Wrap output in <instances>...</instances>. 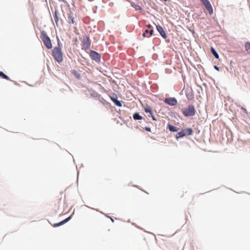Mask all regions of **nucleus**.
<instances>
[{
	"label": "nucleus",
	"mask_w": 250,
	"mask_h": 250,
	"mask_svg": "<svg viewBox=\"0 0 250 250\" xmlns=\"http://www.w3.org/2000/svg\"><path fill=\"white\" fill-rule=\"evenodd\" d=\"M210 50H211V51L212 53L213 54V55L215 57V58L218 59L219 58V55L217 54V53L216 52V51H215V50L214 49V48L213 47H211V48H210Z\"/></svg>",
	"instance_id": "obj_18"
},
{
	"label": "nucleus",
	"mask_w": 250,
	"mask_h": 250,
	"mask_svg": "<svg viewBox=\"0 0 250 250\" xmlns=\"http://www.w3.org/2000/svg\"><path fill=\"white\" fill-rule=\"evenodd\" d=\"M244 109L245 110H244V112H245V111L246 112V109Z\"/></svg>",
	"instance_id": "obj_32"
},
{
	"label": "nucleus",
	"mask_w": 250,
	"mask_h": 250,
	"mask_svg": "<svg viewBox=\"0 0 250 250\" xmlns=\"http://www.w3.org/2000/svg\"><path fill=\"white\" fill-rule=\"evenodd\" d=\"M149 30L146 29L145 30V31L143 33V36L145 38L147 37L148 38L149 36L147 35L148 34Z\"/></svg>",
	"instance_id": "obj_23"
},
{
	"label": "nucleus",
	"mask_w": 250,
	"mask_h": 250,
	"mask_svg": "<svg viewBox=\"0 0 250 250\" xmlns=\"http://www.w3.org/2000/svg\"><path fill=\"white\" fill-rule=\"evenodd\" d=\"M214 68L215 69H216L217 71L219 70V67L218 66H217L216 65H214Z\"/></svg>",
	"instance_id": "obj_27"
},
{
	"label": "nucleus",
	"mask_w": 250,
	"mask_h": 250,
	"mask_svg": "<svg viewBox=\"0 0 250 250\" xmlns=\"http://www.w3.org/2000/svg\"><path fill=\"white\" fill-rule=\"evenodd\" d=\"M89 55L92 59L95 60V61H96L97 62H99L100 61L101 56L97 52L93 51V50H91L90 52Z\"/></svg>",
	"instance_id": "obj_5"
},
{
	"label": "nucleus",
	"mask_w": 250,
	"mask_h": 250,
	"mask_svg": "<svg viewBox=\"0 0 250 250\" xmlns=\"http://www.w3.org/2000/svg\"><path fill=\"white\" fill-rule=\"evenodd\" d=\"M54 19L57 26H58V21H59V18L57 15V12L56 11H55L54 13Z\"/></svg>",
	"instance_id": "obj_21"
},
{
	"label": "nucleus",
	"mask_w": 250,
	"mask_h": 250,
	"mask_svg": "<svg viewBox=\"0 0 250 250\" xmlns=\"http://www.w3.org/2000/svg\"><path fill=\"white\" fill-rule=\"evenodd\" d=\"M0 77L7 80H10V78L8 76L5 75L3 72H0Z\"/></svg>",
	"instance_id": "obj_20"
},
{
	"label": "nucleus",
	"mask_w": 250,
	"mask_h": 250,
	"mask_svg": "<svg viewBox=\"0 0 250 250\" xmlns=\"http://www.w3.org/2000/svg\"><path fill=\"white\" fill-rule=\"evenodd\" d=\"M153 30L151 29L150 30H149V32H148V33L149 34V35H148L149 37H150L153 34Z\"/></svg>",
	"instance_id": "obj_25"
},
{
	"label": "nucleus",
	"mask_w": 250,
	"mask_h": 250,
	"mask_svg": "<svg viewBox=\"0 0 250 250\" xmlns=\"http://www.w3.org/2000/svg\"><path fill=\"white\" fill-rule=\"evenodd\" d=\"M133 118L135 120H139L142 119V117L138 113H135L133 115Z\"/></svg>",
	"instance_id": "obj_16"
},
{
	"label": "nucleus",
	"mask_w": 250,
	"mask_h": 250,
	"mask_svg": "<svg viewBox=\"0 0 250 250\" xmlns=\"http://www.w3.org/2000/svg\"><path fill=\"white\" fill-rule=\"evenodd\" d=\"M145 130H146L147 131H149V132L151 131V128L149 127H145Z\"/></svg>",
	"instance_id": "obj_26"
},
{
	"label": "nucleus",
	"mask_w": 250,
	"mask_h": 250,
	"mask_svg": "<svg viewBox=\"0 0 250 250\" xmlns=\"http://www.w3.org/2000/svg\"><path fill=\"white\" fill-rule=\"evenodd\" d=\"M68 19L70 21H71V22L72 23H74V17L73 16V14H72L71 13L69 14L68 15Z\"/></svg>",
	"instance_id": "obj_22"
},
{
	"label": "nucleus",
	"mask_w": 250,
	"mask_h": 250,
	"mask_svg": "<svg viewBox=\"0 0 250 250\" xmlns=\"http://www.w3.org/2000/svg\"><path fill=\"white\" fill-rule=\"evenodd\" d=\"M71 73L78 79L80 80L81 78V76L80 73L75 70L71 71Z\"/></svg>",
	"instance_id": "obj_14"
},
{
	"label": "nucleus",
	"mask_w": 250,
	"mask_h": 250,
	"mask_svg": "<svg viewBox=\"0 0 250 250\" xmlns=\"http://www.w3.org/2000/svg\"><path fill=\"white\" fill-rule=\"evenodd\" d=\"M147 26H148V27L150 28L151 27V25L149 24V25H147Z\"/></svg>",
	"instance_id": "obj_30"
},
{
	"label": "nucleus",
	"mask_w": 250,
	"mask_h": 250,
	"mask_svg": "<svg viewBox=\"0 0 250 250\" xmlns=\"http://www.w3.org/2000/svg\"><path fill=\"white\" fill-rule=\"evenodd\" d=\"M182 112L185 117L193 116L196 114L195 107L192 104L188 105L187 107L182 108Z\"/></svg>",
	"instance_id": "obj_2"
},
{
	"label": "nucleus",
	"mask_w": 250,
	"mask_h": 250,
	"mask_svg": "<svg viewBox=\"0 0 250 250\" xmlns=\"http://www.w3.org/2000/svg\"><path fill=\"white\" fill-rule=\"evenodd\" d=\"M245 47L246 51L248 53H250V42H247L245 44Z\"/></svg>",
	"instance_id": "obj_17"
},
{
	"label": "nucleus",
	"mask_w": 250,
	"mask_h": 250,
	"mask_svg": "<svg viewBox=\"0 0 250 250\" xmlns=\"http://www.w3.org/2000/svg\"><path fill=\"white\" fill-rule=\"evenodd\" d=\"M244 109L245 110H244V112H245V111L246 112V109Z\"/></svg>",
	"instance_id": "obj_31"
},
{
	"label": "nucleus",
	"mask_w": 250,
	"mask_h": 250,
	"mask_svg": "<svg viewBox=\"0 0 250 250\" xmlns=\"http://www.w3.org/2000/svg\"><path fill=\"white\" fill-rule=\"evenodd\" d=\"M203 4L205 5L206 8L208 11V13L210 14H212L213 13V9H212V6H211L210 2L208 1H208H207L206 2H205Z\"/></svg>",
	"instance_id": "obj_8"
},
{
	"label": "nucleus",
	"mask_w": 250,
	"mask_h": 250,
	"mask_svg": "<svg viewBox=\"0 0 250 250\" xmlns=\"http://www.w3.org/2000/svg\"><path fill=\"white\" fill-rule=\"evenodd\" d=\"M41 38L47 49H51L52 48V45L50 39L45 31H42L41 32Z\"/></svg>",
	"instance_id": "obj_3"
},
{
	"label": "nucleus",
	"mask_w": 250,
	"mask_h": 250,
	"mask_svg": "<svg viewBox=\"0 0 250 250\" xmlns=\"http://www.w3.org/2000/svg\"><path fill=\"white\" fill-rule=\"evenodd\" d=\"M164 102L170 105H175L177 104V101L175 98H166Z\"/></svg>",
	"instance_id": "obj_6"
},
{
	"label": "nucleus",
	"mask_w": 250,
	"mask_h": 250,
	"mask_svg": "<svg viewBox=\"0 0 250 250\" xmlns=\"http://www.w3.org/2000/svg\"><path fill=\"white\" fill-rule=\"evenodd\" d=\"M151 117H152V119H153L154 121H156V119H155V117H154V116L153 115V114H152V115H151Z\"/></svg>",
	"instance_id": "obj_28"
},
{
	"label": "nucleus",
	"mask_w": 250,
	"mask_h": 250,
	"mask_svg": "<svg viewBox=\"0 0 250 250\" xmlns=\"http://www.w3.org/2000/svg\"><path fill=\"white\" fill-rule=\"evenodd\" d=\"M156 28L160 35L165 39L167 38V35L163 27L160 25H157Z\"/></svg>",
	"instance_id": "obj_9"
},
{
	"label": "nucleus",
	"mask_w": 250,
	"mask_h": 250,
	"mask_svg": "<svg viewBox=\"0 0 250 250\" xmlns=\"http://www.w3.org/2000/svg\"><path fill=\"white\" fill-rule=\"evenodd\" d=\"M52 55L54 59L58 62H61L62 61V53L60 47H55L52 50Z\"/></svg>",
	"instance_id": "obj_1"
},
{
	"label": "nucleus",
	"mask_w": 250,
	"mask_h": 250,
	"mask_svg": "<svg viewBox=\"0 0 250 250\" xmlns=\"http://www.w3.org/2000/svg\"><path fill=\"white\" fill-rule=\"evenodd\" d=\"M131 5L132 7H133L136 10H137V11H142V7H141V6H140L139 4L135 3V2H131Z\"/></svg>",
	"instance_id": "obj_11"
},
{
	"label": "nucleus",
	"mask_w": 250,
	"mask_h": 250,
	"mask_svg": "<svg viewBox=\"0 0 250 250\" xmlns=\"http://www.w3.org/2000/svg\"><path fill=\"white\" fill-rule=\"evenodd\" d=\"M168 128L170 131L177 132L178 131L179 128L176 126H173L170 124H168L167 125Z\"/></svg>",
	"instance_id": "obj_12"
},
{
	"label": "nucleus",
	"mask_w": 250,
	"mask_h": 250,
	"mask_svg": "<svg viewBox=\"0 0 250 250\" xmlns=\"http://www.w3.org/2000/svg\"><path fill=\"white\" fill-rule=\"evenodd\" d=\"M145 111L146 113H149L151 115L152 114V112L150 107L145 108Z\"/></svg>",
	"instance_id": "obj_24"
},
{
	"label": "nucleus",
	"mask_w": 250,
	"mask_h": 250,
	"mask_svg": "<svg viewBox=\"0 0 250 250\" xmlns=\"http://www.w3.org/2000/svg\"><path fill=\"white\" fill-rule=\"evenodd\" d=\"M82 43V48L85 51L88 50L91 45V42L89 37L85 35L83 37V40Z\"/></svg>",
	"instance_id": "obj_4"
},
{
	"label": "nucleus",
	"mask_w": 250,
	"mask_h": 250,
	"mask_svg": "<svg viewBox=\"0 0 250 250\" xmlns=\"http://www.w3.org/2000/svg\"><path fill=\"white\" fill-rule=\"evenodd\" d=\"M185 132L186 133V135H191L193 133V130L191 128H189L186 129H184Z\"/></svg>",
	"instance_id": "obj_19"
},
{
	"label": "nucleus",
	"mask_w": 250,
	"mask_h": 250,
	"mask_svg": "<svg viewBox=\"0 0 250 250\" xmlns=\"http://www.w3.org/2000/svg\"><path fill=\"white\" fill-rule=\"evenodd\" d=\"M203 4L205 5L206 8L208 11V13L210 14H212L213 13V9H212V6H211L210 2L208 1H208H207L206 2H205Z\"/></svg>",
	"instance_id": "obj_7"
},
{
	"label": "nucleus",
	"mask_w": 250,
	"mask_h": 250,
	"mask_svg": "<svg viewBox=\"0 0 250 250\" xmlns=\"http://www.w3.org/2000/svg\"><path fill=\"white\" fill-rule=\"evenodd\" d=\"M71 219V217H68V218H67L66 219H64V220L61 221V222L59 223H56V224H54L53 226L54 227H59V226H60L64 224H65V223L67 222L69 220H70Z\"/></svg>",
	"instance_id": "obj_10"
},
{
	"label": "nucleus",
	"mask_w": 250,
	"mask_h": 250,
	"mask_svg": "<svg viewBox=\"0 0 250 250\" xmlns=\"http://www.w3.org/2000/svg\"><path fill=\"white\" fill-rule=\"evenodd\" d=\"M186 135V133L185 132V130H183L182 131L178 132L176 135V138L177 139H178L180 138L183 137Z\"/></svg>",
	"instance_id": "obj_13"
},
{
	"label": "nucleus",
	"mask_w": 250,
	"mask_h": 250,
	"mask_svg": "<svg viewBox=\"0 0 250 250\" xmlns=\"http://www.w3.org/2000/svg\"><path fill=\"white\" fill-rule=\"evenodd\" d=\"M200 0L203 2V3H204L205 2H206L208 0Z\"/></svg>",
	"instance_id": "obj_29"
},
{
	"label": "nucleus",
	"mask_w": 250,
	"mask_h": 250,
	"mask_svg": "<svg viewBox=\"0 0 250 250\" xmlns=\"http://www.w3.org/2000/svg\"><path fill=\"white\" fill-rule=\"evenodd\" d=\"M111 100L117 106H119V107L122 106V104L121 103V102L119 101H118V100H117L116 98L112 97Z\"/></svg>",
	"instance_id": "obj_15"
}]
</instances>
